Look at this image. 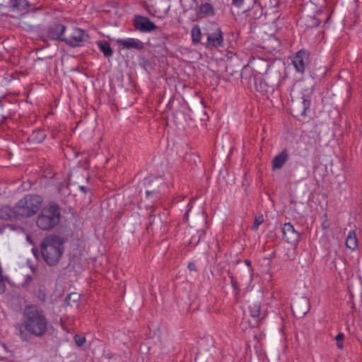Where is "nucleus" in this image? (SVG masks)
I'll use <instances>...</instances> for the list:
<instances>
[{
	"label": "nucleus",
	"instance_id": "obj_1",
	"mask_svg": "<svg viewBox=\"0 0 362 362\" xmlns=\"http://www.w3.org/2000/svg\"><path fill=\"white\" fill-rule=\"evenodd\" d=\"M48 326L49 321L42 309L34 305H27L18 334L23 341L30 342L33 337H43L48 331Z\"/></svg>",
	"mask_w": 362,
	"mask_h": 362
},
{
	"label": "nucleus",
	"instance_id": "obj_2",
	"mask_svg": "<svg viewBox=\"0 0 362 362\" xmlns=\"http://www.w3.org/2000/svg\"><path fill=\"white\" fill-rule=\"evenodd\" d=\"M45 37L64 42L72 48L85 46L90 42V39L86 30L78 27L68 29L66 25L59 22H54L47 27Z\"/></svg>",
	"mask_w": 362,
	"mask_h": 362
},
{
	"label": "nucleus",
	"instance_id": "obj_3",
	"mask_svg": "<svg viewBox=\"0 0 362 362\" xmlns=\"http://www.w3.org/2000/svg\"><path fill=\"white\" fill-rule=\"evenodd\" d=\"M41 254L47 265H57L64 252V240L57 235H49L40 243Z\"/></svg>",
	"mask_w": 362,
	"mask_h": 362
},
{
	"label": "nucleus",
	"instance_id": "obj_4",
	"mask_svg": "<svg viewBox=\"0 0 362 362\" xmlns=\"http://www.w3.org/2000/svg\"><path fill=\"white\" fill-rule=\"evenodd\" d=\"M61 218V209L58 204L50 203L38 216L36 223L42 230H48L57 226Z\"/></svg>",
	"mask_w": 362,
	"mask_h": 362
},
{
	"label": "nucleus",
	"instance_id": "obj_5",
	"mask_svg": "<svg viewBox=\"0 0 362 362\" xmlns=\"http://www.w3.org/2000/svg\"><path fill=\"white\" fill-rule=\"evenodd\" d=\"M42 198L36 194H26L16 204L18 215L20 217H30L40 210Z\"/></svg>",
	"mask_w": 362,
	"mask_h": 362
},
{
	"label": "nucleus",
	"instance_id": "obj_6",
	"mask_svg": "<svg viewBox=\"0 0 362 362\" xmlns=\"http://www.w3.org/2000/svg\"><path fill=\"white\" fill-rule=\"evenodd\" d=\"M19 107L16 101L11 100L6 96L0 98V126L8 125V121L13 119Z\"/></svg>",
	"mask_w": 362,
	"mask_h": 362
},
{
	"label": "nucleus",
	"instance_id": "obj_7",
	"mask_svg": "<svg viewBox=\"0 0 362 362\" xmlns=\"http://www.w3.org/2000/svg\"><path fill=\"white\" fill-rule=\"evenodd\" d=\"M292 313L296 317H304L310 310L309 299L304 296H300L293 300L291 305Z\"/></svg>",
	"mask_w": 362,
	"mask_h": 362
},
{
	"label": "nucleus",
	"instance_id": "obj_8",
	"mask_svg": "<svg viewBox=\"0 0 362 362\" xmlns=\"http://www.w3.org/2000/svg\"><path fill=\"white\" fill-rule=\"evenodd\" d=\"M135 30L141 33H151L157 28L156 25L149 18L136 15L133 20Z\"/></svg>",
	"mask_w": 362,
	"mask_h": 362
},
{
	"label": "nucleus",
	"instance_id": "obj_9",
	"mask_svg": "<svg viewBox=\"0 0 362 362\" xmlns=\"http://www.w3.org/2000/svg\"><path fill=\"white\" fill-rule=\"evenodd\" d=\"M197 18H206L216 15V10L212 0H202L196 11Z\"/></svg>",
	"mask_w": 362,
	"mask_h": 362
},
{
	"label": "nucleus",
	"instance_id": "obj_10",
	"mask_svg": "<svg viewBox=\"0 0 362 362\" xmlns=\"http://www.w3.org/2000/svg\"><path fill=\"white\" fill-rule=\"evenodd\" d=\"M308 61L309 53L304 49H301L297 52L293 57L292 64L298 72L303 74L308 64Z\"/></svg>",
	"mask_w": 362,
	"mask_h": 362
},
{
	"label": "nucleus",
	"instance_id": "obj_11",
	"mask_svg": "<svg viewBox=\"0 0 362 362\" xmlns=\"http://www.w3.org/2000/svg\"><path fill=\"white\" fill-rule=\"evenodd\" d=\"M207 42L206 46L207 47L218 48L223 45V33L221 28H218L212 33H207Z\"/></svg>",
	"mask_w": 362,
	"mask_h": 362
},
{
	"label": "nucleus",
	"instance_id": "obj_12",
	"mask_svg": "<svg viewBox=\"0 0 362 362\" xmlns=\"http://www.w3.org/2000/svg\"><path fill=\"white\" fill-rule=\"evenodd\" d=\"M281 231L283 233V238L287 243H293L300 240V233L295 230L293 226L291 223H284L281 228Z\"/></svg>",
	"mask_w": 362,
	"mask_h": 362
},
{
	"label": "nucleus",
	"instance_id": "obj_13",
	"mask_svg": "<svg viewBox=\"0 0 362 362\" xmlns=\"http://www.w3.org/2000/svg\"><path fill=\"white\" fill-rule=\"evenodd\" d=\"M250 315L252 318V322L249 321L252 327H258L259 322L264 320L266 315L261 313V305L259 303H255L249 306Z\"/></svg>",
	"mask_w": 362,
	"mask_h": 362
},
{
	"label": "nucleus",
	"instance_id": "obj_14",
	"mask_svg": "<svg viewBox=\"0 0 362 362\" xmlns=\"http://www.w3.org/2000/svg\"><path fill=\"white\" fill-rule=\"evenodd\" d=\"M117 42L122 47L123 49H136L138 51L144 49V43L135 38L119 39Z\"/></svg>",
	"mask_w": 362,
	"mask_h": 362
},
{
	"label": "nucleus",
	"instance_id": "obj_15",
	"mask_svg": "<svg viewBox=\"0 0 362 362\" xmlns=\"http://www.w3.org/2000/svg\"><path fill=\"white\" fill-rule=\"evenodd\" d=\"M31 6V4L27 0H9L8 7L10 11L13 12H26Z\"/></svg>",
	"mask_w": 362,
	"mask_h": 362
},
{
	"label": "nucleus",
	"instance_id": "obj_16",
	"mask_svg": "<svg viewBox=\"0 0 362 362\" xmlns=\"http://www.w3.org/2000/svg\"><path fill=\"white\" fill-rule=\"evenodd\" d=\"M20 218L18 215L16 206L13 208L4 206L0 209V218L4 221H12Z\"/></svg>",
	"mask_w": 362,
	"mask_h": 362
},
{
	"label": "nucleus",
	"instance_id": "obj_17",
	"mask_svg": "<svg viewBox=\"0 0 362 362\" xmlns=\"http://www.w3.org/2000/svg\"><path fill=\"white\" fill-rule=\"evenodd\" d=\"M288 158V154L286 149H284L280 153L276 155L272 159L273 170L281 169Z\"/></svg>",
	"mask_w": 362,
	"mask_h": 362
},
{
	"label": "nucleus",
	"instance_id": "obj_18",
	"mask_svg": "<svg viewBox=\"0 0 362 362\" xmlns=\"http://www.w3.org/2000/svg\"><path fill=\"white\" fill-rule=\"evenodd\" d=\"M253 79L257 90L262 92V93H267L274 90V87L269 86L264 78H254Z\"/></svg>",
	"mask_w": 362,
	"mask_h": 362
},
{
	"label": "nucleus",
	"instance_id": "obj_19",
	"mask_svg": "<svg viewBox=\"0 0 362 362\" xmlns=\"http://www.w3.org/2000/svg\"><path fill=\"white\" fill-rule=\"evenodd\" d=\"M100 50L103 52L105 57H110L113 54V49L109 42L106 40H99L97 42Z\"/></svg>",
	"mask_w": 362,
	"mask_h": 362
},
{
	"label": "nucleus",
	"instance_id": "obj_20",
	"mask_svg": "<svg viewBox=\"0 0 362 362\" xmlns=\"http://www.w3.org/2000/svg\"><path fill=\"white\" fill-rule=\"evenodd\" d=\"M358 238L354 230L349 231L346 239V246L351 250H355L358 247Z\"/></svg>",
	"mask_w": 362,
	"mask_h": 362
},
{
	"label": "nucleus",
	"instance_id": "obj_21",
	"mask_svg": "<svg viewBox=\"0 0 362 362\" xmlns=\"http://www.w3.org/2000/svg\"><path fill=\"white\" fill-rule=\"evenodd\" d=\"M311 94L303 95L302 96V103H301V109L302 111L300 112V115L305 116L307 114V111L310 110L311 105Z\"/></svg>",
	"mask_w": 362,
	"mask_h": 362
},
{
	"label": "nucleus",
	"instance_id": "obj_22",
	"mask_svg": "<svg viewBox=\"0 0 362 362\" xmlns=\"http://www.w3.org/2000/svg\"><path fill=\"white\" fill-rule=\"evenodd\" d=\"M192 42L194 45H198L201 42L202 38V32L201 28L199 25H195L193 26L192 31Z\"/></svg>",
	"mask_w": 362,
	"mask_h": 362
},
{
	"label": "nucleus",
	"instance_id": "obj_23",
	"mask_svg": "<svg viewBox=\"0 0 362 362\" xmlns=\"http://www.w3.org/2000/svg\"><path fill=\"white\" fill-rule=\"evenodd\" d=\"M252 64L257 68L258 66L262 68L260 70H256L259 74L265 73L269 67L268 62L262 59H255Z\"/></svg>",
	"mask_w": 362,
	"mask_h": 362
},
{
	"label": "nucleus",
	"instance_id": "obj_24",
	"mask_svg": "<svg viewBox=\"0 0 362 362\" xmlns=\"http://www.w3.org/2000/svg\"><path fill=\"white\" fill-rule=\"evenodd\" d=\"M33 141L37 143L42 142L46 138V134L42 130L34 131L31 135Z\"/></svg>",
	"mask_w": 362,
	"mask_h": 362
},
{
	"label": "nucleus",
	"instance_id": "obj_25",
	"mask_svg": "<svg viewBox=\"0 0 362 362\" xmlns=\"http://www.w3.org/2000/svg\"><path fill=\"white\" fill-rule=\"evenodd\" d=\"M80 299V296L76 292L71 293L65 298V303L71 306V301L76 303Z\"/></svg>",
	"mask_w": 362,
	"mask_h": 362
},
{
	"label": "nucleus",
	"instance_id": "obj_26",
	"mask_svg": "<svg viewBox=\"0 0 362 362\" xmlns=\"http://www.w3.org/2000/svg\"><path fill=\"white\" fill-rule=\"evenodd\" d=\"M228 274L230 279L231 286H232L235 294L238 295L240 292L238 283L236 279L235 278V276L233 275V274L229 270L228 271Z\"/></svg>",
	"mask_w": 362,
	"mask_h": 362
},
{
	"label": "nucleus",
	"instance_id": "obj_27",
	"mask_svg": "<svg viewBox=\"0 0 362 362\" xmlns=\"http://www.w3.org/2000/svg\"><path fill=\"white\" fill-rule=\"evenodd\" d=\"M307 23L309 27L314 28L317 27L320 24L321 20L315 16H313L308 18Z\"/></svg>",
	"mask_w": 362,
	"mask_h": 362
},
{
	"label": "nucleus",
	"instance_id": "obj_28",
	"mask_svg": "<svg viewBox=\"0 0 362 362\" xmlns=\"http://www.w3.org/2000/svg\"><path fill=\"white\" fill-rule=\"evenodd\" d=\"M74 341L77 346L81 347L86 341V339L84 336H81L80 334H76L74 337Z\"/></svg>",
	"mask_w": 362,
	"mask_h": 362
},
{
	"label": "nucleus",
	"instance_id": "obj_29",
	"mask_svg": "<svg viewBox=\"0 0 362 362\" xmlns=\"http://www.w3.org/2000/svg\"><path fill=\"white\" fill-rule=\"evenodd\" d=\"M264 221L263 215L260 214L259 216H255L253 225L252 228L255 230H257L260 224H262Z\"/></svg>",
	"mask_w": 362,
	"mask_h": 362
},
{
	"label": "nucleus",
	"instance_id": "obj_30",
	"mask_svg": "<svg viewBox=\"0 0 362 362\" xmlns=\"http://www.w3.org/2000/svg\"><path fill=\"white\" fill-rule=\"evenodd\" d=\"M159 193V189L157 188H151L150 189H146V194L147 197H152L153 199L158 198V194Z\"/></svg>",
	"mask_w": 362,
	"mask_h": 362
},
{
	"label": "nucleus",
	"instance_id": "obj_31",
	"mask_svg": "<svg viewBox=\"0 0 362 362\" xmlns=\"http://www.w3.org/2000/svg\"><path fill=\"white\" fill-rule=\"evenodd\" d=\"M155 219H156V216L155 215H152L151 214L149 216V218H148V220H149V222L148 223L147 226H146V228L148 230L151 227H152L153 224L155 222Z\"/></svg>",
	"mask_w": 362,
	"mask_h": 362
},
{
	"label": "nucleus",
	"instance_id": "obj_32",
	"mask_svg": "<svg viewBox=\"0 0 362 362\" xmlns=\"http://www.w3.org/2000/svg\"><path fill=\"white\" fill-rule=\"evenodd\" d=\"M244 0H232V5L237 8H240L243 4Z\"/></svg>",
	"mask_w": 362,
	"mask_h": 362
},
{
	"label": "nucleus",
	"instance_id": "obj_33",
	"mask_svg": "<svg viewBox=\"0 0 362 362\" xmlns=\"http://www.w3.org/2000/svg\"><path fill=\"white\" fill-rule=\"evenodd\" d=\"M33 276H31L30 274L26 275L25 277V282H24L23 285L29 284L33 281Z\"/></svg>",
	"mask_w": 362,
	"mask_h": 362
},
{
	"label": "nucleus",
	"instance_id": "obj_34",
	"mask_svg": "<svg viewBox=\"0 0 362 362\" xmlns=\"http://www.w3.org/2000/svg\"><path fill=\"white\" fill-rule=\"evenodd\" d=\"M187 268L190 271H197V266L194 262H189L187 265Z\"/></svg>",
	"mask_w": 362,
	"mask_h": 362
},
{
	"label": "nucleus",
	"instance_id": "obj_35",
	"mask_svg": "<svg viewBox=\"0 0 362 362\" xmlns=\"http://www.w3.org/2000/svg\"><path fill=\"white\" fill-rule=\"evenodd\" d=\"M344 338V334L343 333H339L336 337H335V339L336 341H343Z\"/></svg>",
	"mask_w": 362,
	"mask_h": 362
},
{
	"label": "nucleus",
	"instance_id": "obj_36",
	"mask_svg": "<svg viewBox=\"0 0 362 362\" xmlns=\"http://www.w3.org/2000/svg\"><path fill=\"white\" fill-rule=\"evenodd\" d=\"M79 189L81 192H83V193H86L88 192V188L85 186H80L79 187Z\"/></svg>",
	"mask_w": 362,
	"mask_h": 362
},
{
	"label": "nucleus",
	"instance_id": "obj_37",
	"mask_svg": "<svg viewBox=\"0 0 362 362\" xmlns=\"http://www.w3.org/2000/svg\"><path fill=\"white\" fill-rule=\"evenodd\" d=\"M337 346L340 349H342L343 348V341H337Z\"/></svg>",
	"mask_w": 362,
	"mask_h": 362
},
{
	"label": "nucleus",
	"instance_id": "obj_38",
	"mask_svg": "<svg viewBox=\"0 0 362 362\" xmlns=\"http://www.w3.org/2000/svg\"><path fill=\"white\" fill-rule=\"evenodd\" d=\"M33 252L34 255H35V257H37V249L33 248Z\"/></svg>",
	"mask_w": 362,
	"mask_h": 362
},
{
	"label": "nucleus",
	"instance_id": "obj_39",
	"mask_svg": "<svg viewBox=\"0 0 362 362\" xmlns=\"http://www.w3.org/2000/svg\"><path fill=\"white\" fill-rule=\"evenodd\" d=\"M245 264H246L247 266H250V265H251V262H250L249 259H245Z\"/></svg>",
	"mask_w": 362,
	"mask_h": 362
},
{
	"label": "nucleus",
	"instance_id": "obj_40",
	"mask_svg": "<svg viewBox=\"0 0 362 362\" xmlns=\"http://www.w3.org/2000/svg\"><path fill=\"white\" fill-rule=\"evenodd\" d=\"M40 39H41V40H42V41H43V42H46V41H47V40H46V39H45V36H41V37H40Z\"/></svg>",
	"mask_w": 362,
	"mask_h": 362
},
{
	"label": "nucleus",
	"instance_id": "obj_41",
	"mask_svg": "<svg viewBox=\"0 0 362 362\" xmlns=\"http://www.w3.org/2000/svg\"><path fill=\"white\" fill-rule=\"evenodd\" d=\"M169 37V35H163V38L164 39H168Z\"/></svg>",
	"mask_w": 362,
	"mask_h": 362
},
{
	"label": "nucleus",
	"instance_id": "obj_42",
	"mask_svg": "<svg viewBox=\"0 0 362 362\" xmlns=\"http://www.w3.org/2000/svg\"><path fill=\"white\" fill-rule=\"evenodd\" d=\"M350 293V297L352 298L354 297V295L351 291H349Z\"/></svg>",
	"mask_w": 362,
	"mask_h": 362
},
{
	"label": "nucleus",
	"instance_id": "obj_43",
	"mask_svg": "<svg viewBox=\"0 0 362 362\" xmlns=\"http://www.w3.org/2000/svg\"><path fill=\"white\" fill-rule=\"evenodd\" d=\"M31 270L34 272H35V268L34 267H31Z\"/></svg>",
	"mask_w": 362,
	"mask_h": 362
}]
</instances>
